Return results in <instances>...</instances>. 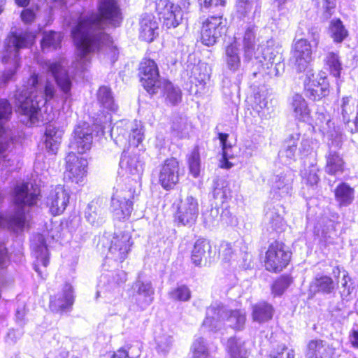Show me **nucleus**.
<instances>
[{"mask_svg":"<svg viewBox=\"0 0 358 358\" xmlns=\"http://www.w3.org/2000/svg\"><path fill=\"white\" fill-rule=\"evenodd\" d=\"M99 14L80 16L77 24L72 29L71 35L77 48L76 60L73 68L78 71L87 69L90 62V55L96 51L103 52L114 63L118 50L113 45L110 36L102 31L104 26L114 27L120 24L122 17L115 0H99Z\"/></svg>","mask_w":358,"mask_h":358,"instance_id":"obj_1","label":"nucleus"},{"mask_svg":"<svg viewBox=\"0 0 358 358\" xmlns=\"http://www.w3.org/2000/svg\"><path fill=\"white\" fill-rule=\"evenodd\" d=\"M56 90L50 83L45 86L39 80L38 75L33 73L26 84L17 90L15 104L20 122L28 127L38 125L43 122L41 108L52 99Z\"/></svg>","mask_w":358,"mask_h":358,"instance_id":"obj_2","label":"nucleus"},{"mask_svg":"<svg viewBox=\"0 0 358 358\" xmlns=\"http://www.w3.org/2000/svg\"><path fill=\"white\" fill-rule=\"evenodd\" d=\"M40 189L32 183L17 184L14 189L15 211L6 217L0 215V227H7L14 231L22 229L27 222V213L29 208L37 203ZM8 261L6 248L0 244V267L3 268Z\"/></svg>","mask_w":358,"mask_h":358,"instance_id":"obj_3","label":"nucleus"},{"mask_svg":"<svg viewBox=\"0 0 358 358\" xmlns=\"http://www.w3.org/2000/svg\"><path fill=\"white\" fill-rule=\"evenodd\" d=\"M255 34L252 29L248 28L243 38L245 59L250 61L252 58L262 63L263 71L270 77L278 76L283 71L281 54L273 47V41H267L266 45H259L256 48Z\"/></svg>","mask_w":358,"mask_h":358,"instance_id":"obj_4","label":"nucleus"},{"mask_svg":"<svg viewBox=\"0 0 358 358\" xmlns=\"http://www.w3.org/2000/svg\"><path fill=\"white\" fill-rule=\"evenodd\" d=\"M34 39L35 35L27 31L12 32L7 36L1 59L3 64H8L10 66L0 77V85L11 80L18 67L20 50L29 47Z\"/></svg>","mask_w":358,"mask_h":358,"instance_id":"obj_5","label":"nucleus"},{"mask_svg":"<svg viewBox=\"0 0 358 358\" xmlns=\"http://www.w3.org/2000/svg\"><path fill=\"white\" fill-rule=\"evenodd\" d=\"M291 258V253L282 243H271L266 252L265 267L268 271L280 272L285 268Z\"/></svg>","mask_w":358,"mask_h":358,"instance_id":"obj_6","label":"nucleus"},{"mask_svg":"<svg viewBox=\"0 0 358 358\" xmlns=\"http://www.w3.org/2000/svg\"><path fill=\"white\" fill-rule=\"evenodd\" d=\"M324 73H313L308 70L304 80L305 95L313 101L320 100L329 94V83Z\"/></svg>","mask_w":358,"mask_h":358,"instance_id":"obj_7","label":"nucleus"},{"mask_svg":"<svg viewBox=\"0 0 358 358\" xmlns=\"http://www.w3.org/2000/svg\"><path fill=\"white\" fill-rule=\"evenodd\" d=\"M227 20L222 15L210 16L202 24L201 40L206 46L215 45L226 31Z\"/></svg>","mask_w":358,"mask_h":358,"instance_id":"obj_8","label":"nucleus"},{"mask_svg":"<svg viewBox=\"0 0 358 358\" xmlns=\"http://www.w3.org/2000/svg\"><path fill=\"white\" fill-rule=\"evenodd\" d=\"M133 192L130 189L116 190L111 198V210L115 219L122 221L129 218L133 210Z\"/></svg>","mask_w":358,"mask_h":358,"instance_id":"obj_9","label":"nucleus"},{"mask_svg":"<svg viewBox=\"0 0 358 358\" xmlns=\"http://www.w3.org/2000/svg\"><path fill=\"white\" fill-rule=\"evenodd\" d=\"M67 64L68 62L64 58H60L52 62L48 61L45 63V67L54 77L66 100L71 95V90L72 87L71 78L66 69Z\"/></svg>","mask_w":358,"mask_h":358,"instance_id":"obj_10","label":"nucleus"},{"mask_svg":"<svg viewBox=\"0 0 358 358\" xmlns=\"http://www.w3.org/2000/svg\"><path fill=\"white\" fill-rule=\"evenodd\" d=\"M139 76L142 85L148 92L152 94L159 92L162 81L159 79L158 68L154 60L145 59L141 62Z\"/></svg>","mask_w":358,"mask_h":358,"instance_id":"obj_11","label":"nucleus"},{"mask_svg":"<svg viewBox=\"0 0 358 358\" xmlns=\"http://www.w3.org/2000/svg\"><path fill=\"white\" fill-rule=\"evenodd\" d=\"M156 10L163 24L168 29L178 27L182 20L180 7L169 0H159L156 3Z\"/></svg>","mask_w":358,"mask_h":358,"instance_id":"obj_12","label":"nucleus"},{"mask_svg":"<svg viewBox=\"0 0 358 358\" xmlns=\"http://www.w3.org/2000/svg\"><path fill=\"white\" fill-rule=\"evenodd\" d=\"M66 163L65 178L76 184L82 182L87 175V159L70 152L66 157Z\"/></svg>","mask_w":358,"mask_h":358,"instance_id":"obj_13","label":"nucleus"},{"mask_svg":"<svg viewBox=\"0 0 358 358\" xmlns=\"http://www.w3.org/2000/svg\"><path fill=\"white\" fill-rule=\"evenodd\" d=\"M111 120V114L107 113L103 117H96L95 124L100 127L103 135L106 134V129H108L107 132H110V136L116 145L120 147L125 146L127 144V138L126 137L127 131L124 127V122H120L110 127Z\"/></svg>","mask_w":358,"mask_h":358,"instance_id":"obj_14","label":"nucleus"},{"mask_svg":"<svg viewBox=\"0 0 358 358\" xmlns=\"http://www.w3.org/2000/svg\"><path fill=\"white\" fill-rule=\"evenodd\" d=\"M312 60V50L306 39L296 41L292 47L291 62L299 72L305 71Z\"/></svg>","mask_w":358,"mask_h":358,"instance_id":"obj_15","label":"nucleus"},{"mask_svg":"<svg viewBox=\"0 0 358 358\" xmlns=\"http://www.w3.org/2000/svg\"><path fill=\"white\" fill-rule=\"evenodd\" d=\"M92 130L87 123L78 125L73 131L70 148L80 154L85 153L92 145Z\"/></svg>","mask_w":358,"mask_h":358,"instance_id":"obj_16","label":"nucleus"},{"mask_svg":"<svg viewBox=\"0 0 358 358\" xmlns=\"http://www.w3.org/2000/svg\"><path fill=\"white\" fill-rule=\"evenodd\" d=\"M69 202V194L62 185L52 187L48 194L45 203L53 215H60Z\"/></svg>","mask_w":358,"mask_h":358,"instance_id":"obj_17","label":"nucleus"},{"mask_svg":"<svg viewBox=\"0 0 358 358\" xmlns=\"http://www.w3.org/2000/svg\"><path fill=\"white\" fill-rule=\"evenodd\" d=\"M199 215V203L192 195L182 198L178 207L177 217L182 225H192L196 222Z\"/></svg>","mask_w":358,"mask_h":358,"instance_id":"obj_18","label":"nucleus"},{"mask_svg":"<svg viewBox=\"0 0 358 358\" xmlns=\"http://www.w3.org/2000/svg\"><path fill=\"white\" fill-rule=\"evenodd\" d=\"M179 163L175 158L166 159L159 174V181L166 189H172L179 181Z\"/></svg>","mask_w":358,"mask_h":358,"instance_id":"obj_19","label":"nucleus"},{"mask_svg":"<svg viewBox=\"0 0 358 358\" xmlns=\"http://www.w3.org/2000/svg\"><path fill=\"white\" fill-rule=\"evenodd\" d=\"M130 239L131 236L127 233L115 234L111 241L107 257L115 261L123 262L130 250Z\"/></svg>","mask_w":358,"mask_h":358,"instance_id":"obj_20","label":"nucleus"},{"mask_svg":"<svg viewBox=\"0 0 358 358\" xmlns=\"http://www.w3.org/2000/svg\"><path fill=\"white\" fill-rule=\"evenodd\" d=\"M75 300L73 287L65 284L62 292L50 298V308L52 312L62 313L70 311Z\"/></svg>","mask_w":358,"mask_h":358,"instance_id":"obj_21","label":"nucleus"},{"mask_svg":"<svg viewBox=\"0 0 358 358\" xmlns=\"http://www.w3.org/2000/svg\"><path fill=\"white\" fill-rule=\"evenodd\" d=\"M294 174L291 171L273 175L270 179L271 192L277 197H284L291 194Z\"/></svg>","mask_w":358,"mask_h":358,"instance_id":"obj_22","label":"nucleus"},{"mask_svg":"<svg viewBox=\"0 0 358 358\" xmlns=\"http://www.w3.org/2000/svg\"><path fill=\"white\" fill-rule=\"evenodd\" d=\"M229 310L221 303L211 304L206 310V317L203 325L212 331H217L225 321Z\"/></svg>","mask_w":358,"mask_h":358,"instance_id":"obj_23","label":"nucleus"},{"mask_svg":"<svg viewBox=\"0 0 358 358\" xmlns=\"http://www.w3.org/2000/svg\"><path fill=\"white\" fill-rule=\"evenodd\" d=\"M211 245L210 243L203 238L198 239L192 251V262L195 266H202L210 261Z\"/></svg>","mask_w":358,"mask_h":358,"instance_id":"obj_24","label":"nucleus"},{"mask_svg":"<svg viewBox=\"0 0 358 358\" xmlns=\"http://www.w3.org/2000/svg\"><path fill=\"white\" fill-rule=\"evenodd\" d=\"M134 292H136V301L141 308L148 306L153 299L154 289L150 282H143L136 280L132 285Z\"/></svg>","mask_w":358,"mask_h":358,"instance_id":"obj_25","label":"nucleus"},{"mask_svg":"<svg viewBox=\"0 0 358 358\" xmlns=\"http://www.w3.org/2000/svg\"><path fill=\"white\" fill-rule=\"evenodd\" d=\"M96 99L103 108L101 114H99L97 117H103V115L109 112H115L118 106L115 103L111 89L107 86H101L99 88L96 93Z\"/></svg>","mask_w":358,"mask_h":358,"instance_id":"obj_26","label":"nucleus"},{"mask_svg":"<svg viewBox=\"0 0 358 358\" xmlns=\"http://www.w3.org/2000/svg\"><path fill=\"white\" fill-rule=\"evenodd\" d=\"M158 24L152 14L145 13L140 20L139 37L148 43L152 42L157 35Z\"/></svg>","mask_w":358,"mask_h":358,"instance_id":"obj_27","label":"nucleus"},{"mask_svg":"<svg viewBox=\"0 0 358 358\" xmlns=\"http://www.w3.org/2000/svg\"><path fill=\"white\" fill-rule=\"evenodd\" d=\"M64 130L50 124L46 127L45 133V145L47 151L55 155L57 152L59 145L62 142Z\"/></svg>","mask_w":358,"mask_h":358,"instance_id":"obj_28","label":"nucleus"},{"mask_svg":"<svg viewBox=\"0 0 358 358\" xmlns=\"http://www.w3.org/2000/svg\"><path fill=\"white\" fill-rule=\"evenodd\" d=\"M120 166L122 169L133 176H139L143 171V164L139 157L136 154L131 155L125 150L122 155Z\"/></svg>","mask_w":358,"mask_h":358,"instance_id":"obj_29","label":"nucleus"},{"mask_svg":"<svg viewBox=\"0 0 358 358\" xmlns=\"http://www.w3.org/2000/svg\"><path fill=\"white\" fill-rule=\"evenodd\" d=\"M325 172L329 175L341 174L344 171L345 162L343 157L336 151L329 150L326 155Z\"/></svg>","mask_w":358,"mask_h":358,"instance_id":"obj_30","label":"nucleus"},{"mask_svg":"<svg viewBox=\"0 0 358 358\" xmlns=\"http://www.w3.org/2000/svg\"><path fill=\"white\" fill-rule=\"evenodd\" d=\"M290 105L294 116L296 119L304 122L309 120L310 110L302 95L299 94H294L292 97Z\"/></svg>","mask_w":358,"mask_h":358,"instance_id":"obj_31","label":"nucleus"},{"mask_svg":"<svg viewBox=\"0 0 358 358\" xmlns=\"http://www.w3.org/2000/svg\"><path fill=\"white\" fill-rule=\"evenodd\" d=\"M212 194L213 199L220 204H222L231 199L232 195L229 182L224 179H215L213 181Z\"/></svg>","mask_w":358,"mask_h":358,"instance_id":"obj_32","label":"nucleus"},{"mask_svg":"<svg viewBox=\"0 0 358 358\" xmlns=\"http://www.w3.org/2000/svg\"><path fill=\"white\" fill-rule=\"evenodd\" d=\"M13 148L11 139H0V171L13 164Z\"/></svg>","mask_w":358,"mask_h":358,"instance_id":"obj_33","label":"nucleus"},{"mask_svg":"<svg viewBox=\"0 0 358 358\" xmlns=\"http://www.w3.org/2000/svg\"><path fill=\"white\" fill-rule=\"evenodd\" d=\"M332 349L321 340L311 341L308 345L307 358H330Z\"/></svg>","mask_w":358,"mask_h":358,"instance_id":"obj_34","label":"nucleus"},{"mask_svg":"<svg viewBox=\"0 0 358 358\" xmlns=\"http://www.w3.org/2000/svg\"><path fill=\"white\" fill-rule=\"evenodd\" d=\"M273 308L266 302H259L252 306V316L254 321L262 323L268 321L273 317Z\"/></svg>","mask_w":358,"mask_h":358,"instance_id":"obj_35","label":"nucleus"},{"mask_svg":"<svg viewBox=\"0 0 358 358\" xmlns=\"http://www.w3.org/2000/svg\"><path fill=\"white\" fill-rule=\"evenodd\" d=\"M335 198L341 206H348L354 200V189L343 182L335 189Z\"/></svg>","mask_w":358,"mask_h":358,"instance_id":"obj_36","label":"nucleus"},{"mask_svg":"<svg viewBox=\"0 0 358 358\" xmlns=\"http://www.w3.org/2000/svg\"><path fill=\"white\" fill-rule=\"evenodd\" d=\"M159 91L163 92L166 101L173 106L178 104L181 101L182 94L180 89L173 86V85L169 81H162L161 88Z\"/></svg>","mask_w":358,"mask_h":358,"instance_id":"obj_37","label":"nucleus"},{"mask_svg":"<svg viewBox=\"0 0 358 358\" xmlns=\"http://www.w3.org/2000/svg\"><path fill=\"white\" fill-rule=\"evenodd\" d=\"M87 221L93 226H99L104 222L105 210L96 203H90L85 211Z\"/></svg>","mask_w":358,"mask_h":358,"instance_id":"obj_38","label":"nucleus"},{"mask_svg":"<svg viewBox=\"0 0 358 358\" xmlns=\"http://www.w3.org/2000/svg\"><path fill=\"white\" fill-rule=\"evenodd\" d=\"M36 239L37 243L33 241L31 248L35 251V255L38 262L41 264L44 267H47L49 264V254L44 238L41 235H38Z\"/></svg>","mask_w":358,"mask_h":358,"instance_id":"obj_39","label":"nucleus"},{"mask_svg":"<svg viewBox=\"0 0 358 358\" xmlns=\"http://www.w3.org/2000/svg\"><path fill=\"white\" fill-rule=\"evenodd\" d=\"M227 348L231 358H248L250 352L245 343L236 338H230L227 341Z\"/></svg>","mask_w":358,"mask_h":358,"instance_id":"obj_40","label":"nucleus"},{"mask_svg":"<svg viewBox=\"0 0 358 358\" xmlns=\"http://www.w3.org/2000/svg\"><path fill=\"white\" fill-rule=\"evenodd\" d=\"M298 140V137L295 138L292 136L285 143L283 148L279 152V157L282 163L289 164L294 160Z\"/></svg>","mask_w":358,"mask_h":358,"instance_id":"obj_41","label":"nucleus"},{"mask_svg":"<svg viewBox=\"0 0 358 358\" xmlns=\"http://www.w3.org/2000/svg\"><path fill=\"white\" fill-rule=\"evenodd\" d=\"M331 37L336 43H341L348 36V31L340 19L332 20L329 25Z\"/></svg>","mask_w":358,"mask_h":358,"instance_id":"obj_42","label":"nucleus"},{"mask_svg":"<svg viewBox=\"0 0 358 358\" xmlns=\"http://www.w3.org/2000/svg\"><path fill=\"white\" fill-rule=\"evenodd\" d=\"M225 62L228 69L235 72L236 71L241 65V59L238 55V48L234 45H228L225 50Z\"/></svg>","mask_w":358,"mask_h":358,"instance_id":"obj_43","label":"nucleus"},{"mask_svg":"<svg viewBox=\"0 0 358 358\" xmlns=\"http://www.w3.org/2000/svg\"><path fill=\"white\" fill-rule=\"evenodd\" d=\"M62 41V35L54 31H45L41 40V48L43 51L49 49H57Z\"/></svg>","mask_w":358,"mask_h":358,"instance_id":"obj_44","label":"nucleus"},{"mask_svg":"<svg viewBox=\"0 0 358 358\" xmlns=\"http://www.w3.org/2000/svg\"><path fill=\"white\" fill-rule=\"evenodd\" d=\"M335 283L332 278L327 275L316 277L312 287H315V291L324 294H330L335 289Z\"/></svg>","mask_w":358,"mask_h":358,"instance_id":"obj_45","label":"nucleus"},{"mask_svg":"<svg viewBox=\"0 0 358 358\" xmlns=\"http://www.w3.org/2000/svg\"><path fill=\"white\" fill-rule=\"evenodd\" d=\"M245 320V312L241 310H229V315L225 317L229 326L236 330H241L243 328Z\"/></svg>","mask_w":358,"mask_h":358,"instance_id":"obj_46","label":"nucleus"},{"mask_svg":"<svg viewBox=\"0 0 358 358\" xmlns=\"http://www.w3.org/2000/svg\"><path fill=\"white\" fill-rule=\"evenodd\" d=\"M188 123L185 117L174 115L172 118L171 130L179 138L186 136L188 133Z\"/></svg>","mask_w":358,"mask_h":358,"instance_id":"obj_47","label":"nucleus"},{"mask_svg":"<svg viewBox=\"0 0 358 358\" xmlns=\"http://www.w3.org/2000/svg\"><path fill=\"white\" fill-rule=\"evenodd\" d=\"M127 143L134 147H138L144 138L143 127L141 122L135 121L130 127Z\"/></svg>","mask_w":358,"mask_h":358,"instance_id":"obj_48","label":"nucleus"},{"mask_svg":"<svg viewBox=\"0 0 358 358\" xmlns=\"http://www.w3.org/2000/svg\"><path fill=\"white\" fill-rule=\"evenodd\" d=\"M355 111V103L351 96L343 97L341 103V115L343 121L348 130V125H351L350 116Z\"/></svg>","mask_w":358,"mask_h":358,"instance_id":"obj_49","label":"nucleus"},{"mask_svg":"<svg viewBox=\"0 0 358 358\" xmlns=\"http://www.w3.org/2000/svg\"><path fill=\"white\" fill-rule=\"evenodd\" d=\"M193 358H208L209 350L203 338H196L191 347Z\"/></svg>","mask_w":358,"mask_h":358,"instance_id":"obj_50","label":"nucleus"},{"mask_svg":"<svg viewBox=\"0 0 358 358\" xmlns=\"http://www.w3.org/2000/svg\"><path fill=\"white\" fill-rule=\"evenodd\" d=\"M326 64L328 66L330 73L336 78H338L342 70L341 62L338 54L330 52L325 59Z\"/></svg>","mask_w":358,"mask_h":358,"instance_id":"obj_51","label":"nucleus"},{"mask_svg":"<svg viewBox=\"0 0 358 358\" xmlns=\"http://www.w3.org/2000/svg\"><path fill=\"white\" fill-rule=\"evenodd\" d=\"M254 4L257 7L259 3L257 1H255L254 0H237L235 12L236 16L239 19L244 18L251 12Z\"/></svg>","mask_w":358,"mask_h":358,"instance_id":"obj_52","label":"nucleus"},{"mask_svg":"<svg viewBox=\"0 0 358 358\" xmlns=\"http://www.w3.org/2000/svg\"><path fill=\"white\" fill-rule=\"evenodd\" d=\"M187 162L190 173L194 178H197L201 169V159L198 148H194L188 157Z\"/></svg>","mask_w":358,"mask_h":358,"instance_id":"obj_53","label":"nucleus"},{"mask_svg":"<svg viewBox=\"0 0 358 358\" xmlns=\"http://www.w3.org/2000/svg\"><path fill=\"white\" fill-rule=\"evenodd\" d=\"M155 341L157 344L156 349L157 352L166 355L171 348L173 344V338L170 335L162 334L156 336Z\"/></svg>","mask_w":358,"mask_h":358,"instance_id":"obj_54","label":"nucleus"},{"mask_svg":"<svg viewBox=\"0 0 358 358\" xmlns=\"http://www.w3.org/2000/svg\"><path fill=\"white\" fill-rule=\"evenodd\" d=\"M318 172L319 168L316 164H312L308 169H305L302 171V178L307 184L311 186L315 185L320 180Z\"/></svg>","mask_w":358,"mask_h":358,"instance_id":"obj_55","label":"nucleus"},{"mask_svg":"<svg viewBox=\"0 0 358 358\" xmlns=\"http://www.w3.org/2000/svg\"><path fill=\"white\" fill-rule=\"evenodd\" d=\"M292 283V278L288 275L278 278L272 285V293L275 296L281 295Z\"/></svg>","mask_w":358,"mask_h":358,"instance_id":"obj_56","label":"nucleus"},{"mask_svg":"<svg viewBox=\"0 0 358 358\" xmlns=\"http://www.w3.org/2000/svg\"><path fill=\"white\" fill-rule=\"evenodd\" d=\"M169 296L173 300L186 301L190 299L191 292L187 287L181 285L172 290Z\"/></svg>","mask_w":358,"mask_h":358,"instance_id":"obj_57","label":"nucleus"},{"mask_svg":"<svg viewBox=\"0 0 358 358\" xmlns=\"http://www.w3.org/2000/svg\"><path fill=\"white\" fill-rule=\"evenodd\" d=\"M271 227L275 231L282 229L284 227L283 218L275 210H271L266 214Z\"/></svg>","mask_w":358,"mask_h":358,"instance_id":"obj_58","label":"nucleus"},{"mask_svg":"<svg viewBox=\"0 0 358 358\" xmlns=\"http://www.w3.org/2000/svg\"><path fill=\"white\" fill-rule=\"evenodd\" d=\"M269 358H294V352L285 345H279L271 352Z\"/></svg>","mask_w":358,"mask_h":358,"instance_id":"obj_59","label":"nucleus"},{"mask_svg":"<svg viewBox=\"0 0 358 358\" xmlns=\"http://www.w3.org/2000/svg\"><path fill=\"white\" fill-rule=\"evenodd\" d=\"M336 6V0H323L322 6V17L328 20L334 14Z\"/></svg>","mask_w":358,"mask_h":358,"instance_id":"obj_60","label":"nucleus"},{"mask_svg":"<svg viewBox=\"0 0 358 358\" xmlns=\"http://www.w3.org/2000/svg\"><path fill=\"white\" fill-rule=\"evenodd\" d=\"M220 255L224 262H229L233 259L234 252L230 243L224 242L220 248Z\"/></svg>","mask_w":358,"mask_h":358,"instance_id":"obj_61","label":"nucleus"},{"mask_svg":"<svg viewBox=\"0 0 358 358\" xmlns=\"http://www.w3.org/2000/svg\"><path fill=\"white\" fill-rule=\"evenodd\" d=\"M12 113L9 102L6 99H0V121L8 120Z\"/></svg>","mask_w":358,"mask_h":358,"instance_id":"obj_62","label":"nucleus"},{"mask_svg":"<svg viewBox=\"0 0 358 358\" xmlns=\"http://www.w3.org/2000/svg\"><path fill=\"white\" fill-rule=\"evenodd\" d=\"M219 215V209L217 208H211L209 210L203 213L204 222L208 225L213 224Z\"/></svg>","mask_w":358,"mask_h":358,"instance_id":"obj_63","label":"nucleus"},{"mask_svg":"<svg viewBox=\"0 0 358 358\" xmlns=\"http://www.w3.org/2000/svg\"><path fill=\"white\" fill-rule=\"evenodd\" d=\"M330 122L329 116L324 112H317L314 123L322 129H325V124L328 125Z\"/></svg>","mask_w":358,"mask_h":358,"instance_id":"obj_64","label":"nucleus"}]
</instances>
